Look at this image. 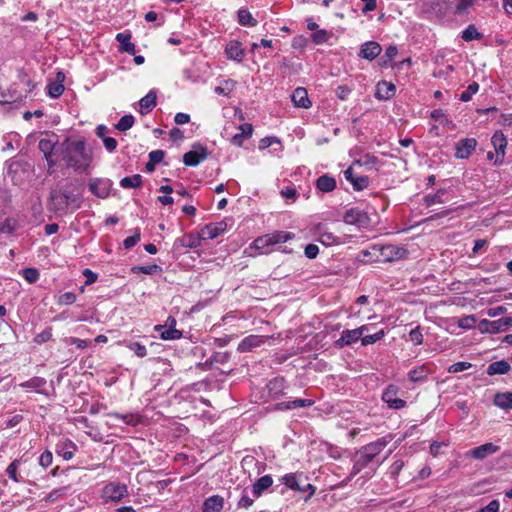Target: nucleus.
Segmentation results:
<instances>
[{
  "mask_svg": "<svg viewBox=\"0 0 512 512\" xmlns=\"http://www.w3.org/2000/svg\"><path fill=\"white\" fill-rule=\"evenodd\" d=\"M499 450L500 447L498 445L489 442L469 450L467 456L476 460H484L488 456L497 453Z\"/></svg>",
  "mask_w": 512,
  "mask_h": 512,
  "instance_id": "ddd939ff",
  "label": "nucleus"
},
{
  "mask_svg": "<svg viewBox=\"0 0 512 512\" xmlns=\"http://www.w3.org/2000/svg\"><path fill=\"white\" fill-rule=\"evenodd\" d=\"M126 347L134 352L138 357H145L147 355V349L144 345L138 343V342H127Z\"/></svg>",
  "mask_w": 512,
  "mask_h": 512,
  "instance_id": "052dcab7",
  "label": "nucleus"
},
{
  "mask_svg": "<svg viewBox=\"0 0 512 512\" xmlns=\"http://www.w3.org/2000/svg\"><path fill=\"white\" fill-rule=\"evenodd\" d=\"M491 143L496 152L495 164H502L505 157V150L507 147V139L504 133L500 130L496 131L492 138Z\"/></svg>",
  "mask_w": 512,
  "mask_h": 512,
  "instance_id": "9b49d317",
  "label": "nucleus"
},
{
  "mask_svg": "<svg viewBox=\"0 0 512 512\" xmlns=\"http://www.w3.org/2000/svg\"><path fill=\"white\" fill-rule=\"evenodd\" d=\"M510 370L511 366L506 360H499L489 364L486 373L490 376L504 375L507 374Z\"/></svg>",
  "mask_w": 512,
  "mask_h": 512,
  "instance_id": "bb28decb",
  "label": "nucleus"
},
{
  "mask_svg": "<svg viewBox=\"0 0 512 512\" xmlns=\"http://www.w3.org/2000/svg\"><path fill=\"white\" fill-rule=\"evenodd\" d=\"M142 184V177L139 174L124 177L120 180V185L123 188H137Z\"/></svg>",
  "mask_w": 512,
  "mask_h": 512,
  "instance_id": "49530a36",
  "label": "nucleus"
},
{
  "mask_svg": "<svg viewBox=\"0 0 512 512\" xmlns=\"http://www.w3.org/2000/svg\"><path fill=\"white\" fill-rule=\"evenodd\" d=\"M273 484V479L270 475H264L260 477L254 484L252 488V493L255 498H258L262 495V493L270 488Z\"/></svg>",
  "mask_w": 512,
  "mask_h": 512,
  "instance_id": "a878e982",
  "label": "nucleus"
},
{
  "mask_svg": "<svg viewBox=\"0 0 512 512\" xmlns=\"http://www.w3.org/2000/svg\"><path fill=\"white\" fill-rule=\"evenodd\" d=\"M134 116L131 115V114H128V115H124L120 118V120L118 121V123L116 124V129H118L119 131H126V130H129L133 124H134Z\"/></svg>",
  "mask_w": 512,
  "mask_h": 512,
  "instance_id": "864d4df0",
  "label": "nucleus"
},
{
  "mask_svg": "<svg viewBox=\"0 0 512 512\" xmlns=\"http://www.w3.org/2000/svg\"><path fill=\"white\" fill-rule=\"evenodd\" d=\"M237 17L238 23L242 26L255 27L258 23L252 14L245 8L238 10Z\"/></svg>",
  "mask_w": 512,
  "mask_h": 512,
  "instance_id": "4c0bfd02",
  "label": "nucleus"
},
{
  "mask_svg": "<svg viewBox=\"0 0 512 512\" xmlns=\"http://www.w3.org/2000/svg\"><path fill=\"white\" fill-rule=\"evenodd\" d=\"M253 246L256 250H260L262 253H267L266 249L272 244L269 242V238L266 235L256 238L253 242Z\"/></svg>",
  "mask_w": 512,
  "mask_h": 512,
  "instance_id": "13d9d810",
  "label": "nucleus"
},
{
  "mask_svg": "<svg viewBox=\"0 0 512 512\" xmlns=\"http://www.w3.org/2000/svg\"><path fill=\"white\" fill-rule=\"evenodd\" d=\"M399 387L396 385H388L382 393V400L390 409L399 410L406 407L405 400L398 397Z\"/></svg>",
  "mask_w": 512,
  "mask_h": 512,
  "instance_id": "423d86ee",
  "label": "nucleus"
},
{
  "mask_svg": "<svg viewBox=\"0 0 512 512\" xmlns=\"http://www.w3.org/2000/svg\"><path fill=\"white\" fill-rule=\"evenodd\" d=\"M140 238H141L140 229L136 228L133 232V235L124 239L123 245H124L125 249L133 248L140 241Z\"/></svg>",
  "mask_w": 512,
  "mask_h": 512,
  "instance_id": "680f3d73",
  "label": "nucleus"
},
{
  "mask_svg": "<svg viewBox=\"0 0 512 512\" xmlns=\"http://www.w3.org/2000/svg\"><path fill=\"white\" fill-rule=\"evenodd\" d=\"M371 458L367 453H365L362 449L356 454L355 462L352 467V475H357L361 470H363L371 461Z\"/></svg>",
  "mask_w": 512,
  "mask_h": 512,
  "instance_id": "c756f323",
  "label": "nucleus"
},
{
  "mask_svg": "<svg viewBox=\"0 0 512 512\" xmlns=\"http://www.w3.org/2000/svg\"><path fill=\"white\" fill-rule=\"evenodd\" d=\"M389 443V440H387L385 437L379 438L374 442H371L361 449L367 453L371 458H375Z\"/></svg>",
  "mask_w": 512,
  "mask_h": 512,
  "instance_id": "5701e85b",
  "label": "nucleus"
},
{
  "mask_svg": "<svg viewBox=\"0 0 512 512\" xmlns=\"http://www.w3.org/2000/svg\"><path fill=\"white\" fill-rule=\"evenodd\" d=\"M355 329L352 330H344L341 334V337L335 342L336 347L343 348L345 346H350L360 340L358 334Z\"/></svg>",
  "mask_w": 512,
  "mask_h": 512,
  "instance_id": "393cba45",
  "label": "nucleus"
},
{
  "mask_svg": "<svg viewBox=\"0 0 512 512\" xmlns=\"http://www.w3.org/2000/svg\"><path fill=\"white\" fill-rule=\"evenodd\" d=\"M59 145L58 137L55 133H46L45 137L39 140L38 148L43 153L50 168L57 162L55 156L60 155Z\"/></svg>",
  "mask_w": 512,
  "mask_h": 512,
  "instance_id": "7ed1b4c3",
  "label": "nucleus"
},
{
  "mask_svg": "<svg viewBox=\"0 0 512 512\" xmlns=\"http://www.w3.org/2000/svg\"><path fill=\"white\" fill-rule=\"evenodd\" d=\"M362 255L364 257V261L371 262H381L380 260V245L375 244L370 246L368 249L362 251Z\"/></svg>",
  "mask_w": 512,
  "mask_h": 512,
  "instance_id": "a19ab883",
  "label": "nucleus"
},
{
  "mask_svg": "<svg viewBox=\"0 0 512 512\" xmlns=\"http://www.w3.org/2000/svg\"><path fill=\"white\" fill-rule=\"evenodd\" d=\"M67 491H68V487H59V488H56V489H53L52 491H50L46 497L44 498L45 502L47 503H52V502H55L57 501L58 499L62 498L64 495L67 494Z\"/></svg>",
  "mask_w": 512,
  "mask_h": 512,
  "instance_id": "09e8293b",
  "label": "nucleus"
},
{
  "mask_svg": "<svg viewBox=\"0 0 512 512\" xmlns=\"http://www.w3.org/2000/svg\"><path fill=\"white\" fill-rule=\"evenodd\" d=\"M430 373L429 368L426 365H420L409 371L408 377L412 382L424 381Z\"/></svg>",
  "mask_w": 512,
  "mask_h": 512,
  "instance_id": "c9c22d12",
  "label": "nucleus"
},
{
  "mask_svg": "<svg viewBox=\"0 0 512 512\" xmlns=\"http://www.w3.org/2000/svg\"><path fill=\"white\" fill-rule=\"evenodd\" d=\"M396 93V87L392 82L380 81L376 85L375 97L379 100H389Z\"/></svg>",
  "mask_w": 512,
  "mask_h": 512,
  "instance_id": "6ab92c4d",
  "label": "nucleus"
},
{
  "mask_svg": "<svg viewBox=\"0 0 512 512\" xmlns=\"http://www.w3.org/2000/svg\"><path fill=\"white\" fill-rule=\"evenodd\" d=\"M109 416L112 418L121 419L125 424L130 426H137L141 423V417L134 413L120 414L117 412H112L109 413Z\"/></svg>",
  "mask_w": 512,
  "mask_h": 512,
  "instance_id": "e433bc0d",
  "label": "nucleus"
},
{
  "mask_svg": "<svg viewBox=\"0 0 512 512\" xmlns=\"http://www.w3.org/2000/svg\"><path fill=\"white\" fill-rule=\"evenodd\" d=\"M313 401L310 399H295L292 401L280 402L275 405L276 410H291L297 408H305L313 405Z\"/></svg>",
  "mask_w": 512,
  "mask_h": 512,
  "instance_id": "4be33fe9",
  "label": "nucleus"
},
{
  "mask_svg": "<svg viewBox=\"0 0 512 512\" xmlns=\"http://www.w3.org/2000/svg\"><path fill=\"white\" fill-rule=\"evenodd\" d=\"M446 194V189H439L435 194H428L424 196L423 201L427 206H432L434 204H442L445 202L443 196Z\"/></svg>",
  "mask_w": 512,
  "mask_h": 512,
  "instance_id": "a18cd8bd",
  "label": "nucleus"
},
{
  "mask_svg": "<svg viewBox=\"0 0 512 512\" xmlns=\"http://www.w3.org/2000/svg\"><path fill=\"white\" fill-rule=\"evenodd\" d=\"M344 222L358 227H367L370 224V217L365 211L352 208L345 213Z\"/></svg>",
  "mask_w": 512,
  "mask_h": 512,
  "instance_id": "6e6552de",
  "label": "nucleus"
},
{
  "mask_svg": "<svg viewBox=\"0 0 512 512\" xmlns=\"http://www.w3.org/2000/svg\"><path fill=\"white\" fill-rule=\"evenodd\" d=\"M227 230V223L220 221L209 223L201 229V237L205 239H215Z\"/></svg>",
  "mask_w": 512,
  "mask_h": 512,
  "instance_id": "2eb2a0df",
  "label": "nucleus"
},
{
  "mask_svg": "<svg viewBox=\"0 0 512 512\" xmlns=\"http://www.w3.org/2000/svg\"><path fill=\"white\" fill-rule=\"evenodd\" d=\"M512 325L511 317H504L498 320L490 321L483 319L478 324V329L481 333L496 334L505 331Z\"/></svg>",
  "mask_w": 512,
  "mask_h": 512,
  "instance_id": "39448f33",
  "label": "nucleus"
},
{
  "mask_svg": "<svg viewBox=\"0 0 512 512\" xmlns=\"http://www.w3.org/2000/svg\"><path fill=\"white\" fill-rule=\"evenodd\" d=\"M476 0H458L455 8L454 13L458 15H463L468 12V10L474 5Z\"/></svg>",
  "mask_w": 512,
  "mask_h": 512,
  "instance_id": "5fc2aeb1",
  "label": "nucleus"
},
{
  "mask_svg": "<svg viewBox=\"0 0 512 512\" xmlns=\"http://www.w3.org/2000/svg\"><path fill=\"white\" fill-rule=\"evenodd\" d=\"M264 343V339L262 336L258 335H249L245 337L238 345L237 350L239 352L250 351L255 347H259Z\"/></svg>",
  "mask_w": 512,
  "mask_h": 512,
  "instance_id": "b1692460",
  "label": "nucleus"
},
{
  "mask_svg": "<svg viewBox=\"0 0 512 512\" xmlns=\"http://www.w3.org/2000/svg\"><path fill=\"white\" fill-rule=\"evenodd\" d=\"M398 49L396 46L390 45L386 48L384 56L381 58V65L387 66L397 55Z\"/></svg>",
  "mask_w": 512,
  "mask_h": 512,
  "instance_id": "bf43d9fd",
  "label": "nucleus"
},
{
  "mask_svg": "<svg viewBox=\"0 0 512 512\" xmlns=\"http://www.w3.org/2000/svg\"><path fill=\"white\" fill-rule=\"evenodd\" d=\"M23 277L28 283L32 284L39 279V272L35 268H25L23 269Z\"/></svg>",
  "mask_w": 512,
  "mask_h": 512,
  "instance_id": "e2e57ef3",
  "label": "nucleus"
},
{
  "mask_svg": "<svg viewBox=\"0 0 512 512\" xmlns=\"http://www.w3.org/2000/svg\"><path fill=\"white\" fill-rule=\"evenodd\" d=\"M479 90V84L476 82H472L468 85L465 91L460 94V100L463 102H468L471 100L472 96L476 94Z\"/></svg>",
  "mask_w": 512,
  "mask_h": 512,
  "instance_id": "4d7b16f0",
  "label": "nucleus"
},
{
  "mask_svg": "<svg viewBox=\"0 0 512 512\" xmlns=\"http://www.w3.org/2000/svg\"><path fill=\"white\" fill-rule=\"evenodd\" d=\"M475 138H463L455 145V157L457 159H468L477 147Z\"/></svg>",
  "mask_w": 512,
  "mask_h": 512,
  "instance_id": "9d476101",
  "label": "nucleus"
},
{
  "mask_svg": "<svg viewBox=\"0 0 512 512\" xmlns=\"http://www.w3.org/2000/svg\"><path fill=\"white\" fill-rule=\"evenodd\" d=\"M157 96L154 91H149L147 95H145L143 98L140 99L139 105H140V113L141 114H147L152 111V109L156 106L157 102Z\"/></svg>",
  "mask_w": 512,
  "mask_h": 512,
  "instance_id": "c85d7f7f",
  "label": "nucleus"
},
{
  "mask_svg": "<svg viewBox=\"0 0 512 512\" xmlns=\"http://www.w3.org/2000/svg\"><path fill=\"white\" fill-rule=\"evenodd\" d=\"M404 467V462L402 460H396L394 461L388 470V473L392 479H396L398 475L400 474L401 470Z\"/></svg>",
  "mask_w": 512,
  "mask_h": 512,
  "instance_id": "69168bd1",
  "label": "nucleus"
},
{
  "mask_svg": "<svg viewBox=\"0 0 512 512\" xmlns=\"http://www.w3.org/2000/svg\"><path fill=\"white\" fill-rule=\"evenodd\" d=\"M76 451V444L69 439H61L58 441L55 447L56 454L66 461L71 460L74 457Z\"/></svg>",
  "mask_w": 512,
  "mask_h": 512,
  "instance_id": "4468645a",
  "label": "nucleus"
},
{
  "mask_svg": "<svg viewBox=\"0 0 512 512\" xmlns=\"http://www.w3.org/2000/svg\"><path fill=\"white\" fill-rule=\"evenodd\" d=\"M385 336V331L383 329L373 333V334H367L364 335L360 340L361 344L363 346H368L371 344L376 343L377 341L381 340Z\"/></svg>",
  "mask_w": 512,
  "mask_h": 512,
  "instance_id": "8fccbe9b",
  "label": "nucleus"
},
{
  "mask_svg": "<svg viewBox=\"0 0 512 512\" xmlns=\"http://www.w3.org/2000/svg\"><path fill=\"white\" fill-rule=\"evenodd\" d=\"M160 334L162 340H177L183 335L182 331L178 329L162 328V330H156Z\"/></svg>",
  "mask_w": 512,
  "mask_h": 512,
  "instance_id": "de8ad7c7",
  "label": "nucleus"
},
{
  "mask_svg": "<svg viewBox=\"0 0 512 512\" xmlns=\"http://www.w3.org/2000/svg\"><path fill=\"white\" fill-rule=\"evenodd\" d=\"M21 461L19 459L13 460L7 467L6 473L8 477L14 482H21L22 479L19 477L17 470L20 466Z\"/></svg>",
  "mask_w": 512,
  "mask_h": 512,
  "instance_id": "603ef678",
  "label": "nucleus"
},
{
  "mask_svg": "<svg viewBox=\"0 0 512 512\" xmlns=\"http://www.w3.org/2000/svg\"><path fill=\"white\" fill-rule=\"evenodd\" d=\"M344 176L345 179L349 181L353 185V188L357 191L364 190L369 185V178L367 176H355L352 167H349L344 171Z\"/></svg>",
  "mask_w": 512,
  "mask_h": 512,
  "instance_id": "aec40b11",
  "label": "nucleus"
},
{
  "mask_svg": "<svg viewBox=\"0 0 512 512\" xmlns=\"http://www.w3.org/2000/svg\"><path fill=\"white\" fill-rule=\"evenodd\" d=\"M494 404L502 409H512V392H500L494 397Z\"/></svg>",
  "mask_w": 512,
  "mask_h": 512,
  "instance_id": "72a5a7b5",
  "label": "nucleus"
},
{
  "mask_svg": "<svg viewBox=\"0 0 512 512\" xmlns=\"http://www.w3.org/2000/svg\"><path fill=\"white\" fill-rule=\"evenodd\" d=\"M128 495V488L125 484L110 482L102 489V498L104 502H120Z\"/></svg>",
  "mask_w": 512,
  "mask_h": 512,
  "instance_id": "20e7f679",
  "label": "nucleus"
},
{
  "mask_svg": "<svg viewBox=\"0 0 512 512\" xmlns=\"http://www.w3.org/2000/svg\"><path fill=\"white\" fill-rule=\"evenodd\" d=\"M291 99L296 107L307 109L311 106V101L305 88H296L292 93Z\"/></svg>",
  "mask_w": 512,
  "mask_h": 512,
  "instance_id": "412c9836",
  "label": "nucleus"
},
{
  "mask_svg": "<svg viewBox=\"0 0 512 512\" xmlns=\"http://www.w3.org/2000/svg\"><path fill=\"white\" fill-rule=\"evenodd\" d=\"M226 55L229 59L241 61L244 57V50L238 41L230 42L226 47Z\"/></svg>",
  "mask_w": 512,
  "mask_h": 512,
  "instance_id": "473e14b6",
  "label": "nucleus"
},
{
  "mask_svg": "<svg viewBox=\"0 0 512 512\" xmlns=\"http://www.w3.org/2000/svg\"><path fill=\"white\" fill-rule=\"evenodd\" d=\"M406 250L395 245H380L381 262H392L405 256Z\"/></svg>",
  "mask_w": 512,
  "mask_h": 512,
  "instance_id": "f8f14e48",
  "label": "nucleus"
},
{
  "mask_svg": "<svg viewBox=\"0 0 512 512\" xmlns=\"http://www.w3.org/2000/svg\"><path fill=\"white\" fill-rule=\"evenodd\" d=\"M76 301V295L73 292H65L58 297L57 304L71 305Z\"/></svg>",
  "mask_w": 512,
  "mask_h": 512,
  "instance_id": "338daca9",
  "label": "nucleus"
},
{
  "mask_svg": "<svg viewBox=\"0 0 512 512\" xmlns=\"http://www.w3.org/2000/svg\"><path fill=\"white\" fill-rule=\"evenodd\" d=\"M204 240L201 237V232L199 235L187 234L184 235L181 239L178 240L181 246L186 248H197L201 245V241Z\"/></svg>",
  "mask_w": 512,
  "mask_h": 512,
  "instance_id": "58836bf2",
  "label": "nucleus"
},
{
  "mask_svg": "<svg viewBox=\"0 0 512 512\" xmlns=\"http://www.w3.org/2000/svg\"><path fill=\"white\" fill-rule=\"evenodd\" d=\"M281 481L289 489H292V490H295V491L304 492L306 490H310V492H309L308 496L306 497V499L310 498L314 494V492H315V488H314V486L312 484H310V483L303 484L299 480L297 475L293 474V473L284 475L281 478Z\"/></svg>",
  "mask_w": 512,
  "mask_h": 512,
  "instance_id": "1a4fd4ad",
  "label": "nucleus"
},
{
  "mask_svg": "<svg viewBox=\"0 0 512 512\" xmlns=\"http://www.w3.org/2000/svg\"><path fill=\"white\" fill-rule=\"evenodd\" d=\"M52 338V328L48 327L41 333L37 334L34 338L35 343L43 344L48 342Z\"/></svg>",
  "mask_w": 512,
  "mask_h": 512,
  "instance_id": "774afa93",
  "label": "nucleus"
},
{
  "mask_svg": "<svg viewBox=\"0 0 512 512\" xmlns=\"http://www.w3.org/2000/svg\"><path fill=\"white\" fill-rule=\"evenodd\" d=\"M382 47L375 41H368L361 45L359 56L369 61L374 60L380 55Z\"/></svg>",
  "mask_w": 512,
  "mask_h": 512,
  "instance_id": "f3484780",
  "label": "nucleus"
},
{
  "mask_svg": "<svg viewBox=\"0 0 512 512\" xmlns=\"http://www.w3.org/2000/svg\"><path fill=\"white\" fill-rule=\"evenodd\" d=\"M60 155L69 167L80 169L87 165L89 158L85 152L83 141L65 139L59 145Z\"/></svg>",
  "mask_w": 512,
  "mask_h": 512,
  "instance_id": "f03ea898",
  "label": "nucleus"
},
{
  "mask_svg": "<svg viewBox=\"0 0 512 512\" xmlns=\"http://www.w3.org/2000/svg\"><path fill=\"white\" fill-rule=\"evenodd\" d=\"M17 228V222L14 219H6L0 226V232L12 234Z\"/></svg>",
  "mask_w": 512,
  "mask_h": 512,
  "instance_id": "0e129e2a",
  "label": "nucleus"
},
{
  "mask_svg": "<svg viewBox=\"0 0 512 512\" xmlns=\"http://www.w3.org/2000/svg\"><path fill=\"white\" fill-rule=\"evenodd\" d=\"M208 156L206 147L196 144L193 146L192 150L185 153L183 156V163L186 166L195 167L204 161Z\"/></svg>",
  "mask_w": 512,
  "mask_h": 512,
  "instance_id": "0eeeda50",
  "label": "nucleus"
},
{
  "mask_svg": "<svg viewBox=\"0 0 512 512\" xmlns=\"http://www.w3.org/2000/svg\"><path fill=\"white\" fill-rule=\"evenodd\" d=\"M224 506V499L219 495L207 498L203 504V512H220Z\"/></svg>",
  "mask_w": 512,
  "mask_h": 512,
  "instance_id": "cd10ccee",
  "label": "nucleus"
},
{
  "mask_svg": "<svg viewBox=\"0 0 512 512\" xmlns=\"http://www.w3.org/2000/svg\"><path fill=\"white\" fill-rule=\"evenodd\" d=\"M461 38L465 42H471L473 40H481L483 34L478 31L475 25L470 24L461 32Z\"/></svg>",
  "mask_w": 512,
  "mask_h": 512,
  "instance_id": "ea45409f",
  "label": "nucleus"
},
{
  "mask_svg": "<svg viewBox=\"0 0 512 512\" xmlns=\"http://www.w3.org/2000/svg\"><path fill=\"white\" fill-rule=\"evenodd\" d=\"M46 385V380L42 377H32L31 379L22 382L19 384V387L25 388V389H32L36 390L37 392L40 391L41 388H43Z\"/></svg>",
  "mask_w": 512,
  "mask_h": 512,
  "instance_id": "37998d69",
  "label": "nucleus"
},
{
  "mask_svg": "<svg viewBox=\"0 0 512 512\" xmlns=\"http://www.w3.org/2000/svg\"><path fill=\"white\" fill-rule=\"evenodd\" d=\"M316 187L324 193L332 192L336 188V180L332 176L324 174L317 179Z\"/></svg>",
  "mask_w": 512,
  "mask_h": 512,
  "instance_id": "7c9ffc66",
  "label": "nucleus"
},
{
  "mask_svg": "<svg viewBox=\"0 0 512 512\" xmlns=\"http://www.w3.org/2000/svg\"><path fill=\"white\" fill-rule=\"evenodd\" d=\"M319 242L325 246L340 245L343 243L341 237L329 231H323L319 234Z\"/></svg>",
  "mask_w": 512,
  "mask_h": 512,
  "instance_id": "79ce46f5",
  "label": "nucleus"
},
{
  "mask_svg": "<svg viewBox=\"0 0 512 512\" xmlns=\"http://www.w3.org/2000/svg\"><path fill=\"white\" fill-rule=\"evenodd\" d=\"M330 36H331V34L328 31L321 29V30H316L312 34L311 39H312L313 43H315L316 45H321V44L326 43L329 40Z\"/></svg>",
  "mask_w": 512,
  "mask_h": 512,
  "instance_id": "6e6d98bb",
  "label": "nucleus"
},
{
  "mask_svg": "<svg viewBox=\"0 0 512 512\" xmlns=\"http://www.w3.org/2000/svg\"><path fill=\"white\" fill-rule=\"evenodd\" d=\"M81 193L78 189L66 186L63 189H55L50 194V209L57 213H65L70 207L78 209L80 207Z\"/></svg>",
  "mask_w": 512,
  "mask_h": 512,
  "instance_id": "f257e3e1",
  "label": "nucleus"
},
{
  "mask_svg": "<svg viewBox=\"0 0 512 512\" xmlns=\"http://www.w3.org/2000/svg\"><path fill=\"white\" fill-rule=\"evenodd\" d=\"M65 80V74L62 71L57 72L56 79L47 85V94L53 99L59 98L65 88L63 82Z\"/></svg>",
  "mask_w": 512,
  "mask_h": 512,
  "instance_id": "a211bd4d",
  "label": "nucleus"
},
{
  "mask_svg": "<svg viewBox=\"0 0 512 512\" xmlns=\"http://www.w3.org/2000/svg\"><path fill=\"white\" fill-rule=\"evenodd\" d=\"M269 238V242L273 245L279 244V243H285L289 240H292L295 238V234L291 232L286 231H275L273 233L267 234Z\"/></svg>",
  "mask_w": 512,
  "mask_h": 512,
  "instance_id": "f704fd0d",
  "label": "nucleus"
},
{
  "mask_svg": "<svg viewBox=\"0 0 512 512\" xmlns=\"http://www.w3.org/2000/svg\"><path fill=\"white\" fill-rule=\"evenodd\" d=\"M115 38L120 43L121 51L135 54V45L131 42V33L121 32L118 33Z\"/></svg>",
  "mask_w": 512,
  "mask_h": 512,
  "instance_id": "2f4dec72",
  "label": "nucleus"
},
{
  "mask_svg": "<svg viewBox=\"0 0 512 512\" xmlns=\"http://www.w3.org/2000/svg\"><path fill=\"white\" fill-rule=\"evenodd\" d=\"M131 270L133 273H143L147 275H152L160 273L162 271V268L157 264H152L146 266H135Z\"/></svg>",
  "mask_w": 512,
  "mask_h": 512,
  "instance_id": "3c124183",
  "label": "nucleus"
},
{
  "mask_svg": "<svg viewBox=\"0 0 512 512\" xmlns=\"http://www.w3.org/2000/svg\"><path fill=\"white\" fill-rule=\"evenodd\" d=\"M111 183L107 179H94L89 184L92 194L99 198H106L110 193Z\"/></svg>",
  "mask_w": 512,
  "mask_h": 512,
  "instance_id": "dca6fc26",
  "label": "nucleus"
},
{
  "mask_svg": "<svg viewBox=\"0 0 512 512\" xmlns=\"http://www.w3.org/2000/svg\"><path fill=\"white\" fill-rule=\"evenodd\" d=\"M378 159L371 154H364L360 158L353 161V166L358 165L367 169H372L377 164Z\"/></svg>",
  "mask_w": 512,
  "mask_h": 512,
  "instance_id": "c03bdc74",
  "label": "nucleus"
}]
</instances>
